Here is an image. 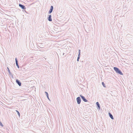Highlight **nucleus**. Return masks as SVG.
Listing matches in <instances>:
<instances>
[{
    "instance_id": "nucleus-13",
    "label": "nucleus",
    "mask_w": 133,
    "mask_h": 133,
    "mask_svg": "<svg viewBox=\"0 0 133 133\" xmlns=\"http://www.w3.org/2000/svg\"><path fill=\"white\" fill-rule=\"evenodd\" d=\"M80 54H81V50H79L78 54V56L80 57Z\"/></svg>"
},
{
    "instance_id": "nucleus-10",
    "label": "nucleus",
    "mask_w": 133,
    "mask_h": 133,
    "mask_svg": "<svg viewBox=\"0 0 133 133\" xmlns=\"http://www.w3.org/2000/svg\"><path fill=\"white\" fill-rule=\"evenodd\" d=\"M109 115L110 117L112 119H114V117L110 113H109Z\"/></svg>"
},
{
    "instance_id": "nucleus-6",
    "label": "nucleus",
    "mask_w": 133,
    "mask_h": 133,
    "mask_svg": "<svg viewBox=\"0 0 133 133\" xmlns=\"http://www.w3.org/2000/svg\"><path fill=\"white\" fill-rule=\"evenodd\" d=\"M16 82L18 84V85L19 86H20L21 85V83L20 82V81L18 79H17L16 80Z\"/></svg>"
},
{
    "instance_id": "nucleus-9",
    "label": "nucleus",
    "mask_w": 133,
    "mask_h": 133,
    "mask_svg": "<svg viewBox=\"0 0 133 133\" xmlns=\"http://www.w3.org/2000/svg\"><path fill=\"white\" fill-rule=\"evenodd\" d=\"M15 61H16V65L17 66L18 68H19V65L18 64V61L17 59V58H15Z\"/></svg>"
},
{
    "instance_id": "nucleus-8",
    "label": "nucleus",
    "mask_w": 133,
    "mask_h": 133,
    "mask_svg": "<svg viewBox=\"0 0 133 133\" xmlns=\"http://www.w3.org/2000/svg\"><path fill=\"white\" fill-rule=\"evenodd\" d=\"M48 20L49 21H52L51 15H48Z\"/></svg>"
},
{
    "instance_id": "nucleus-4",
    "label": "nucleus",
    "mask_w": 133,
    "mask_h": 133,
    "mask_svg": "<svg viewBox=\"0 0 133 133\" xmlns=\"http://www.w3.org/2000/svg\"><path fill=\"white\" fill-rule=\"evenodd\" d=\"M80 96L84 102H88V101L85 98L84 96H82V95H80Z\"/></svg>"
},
{
    "instance_id": "nucleus-19",
    "label": "nucleus",
    "mask_w": 133,
    "mask_h": 133,
    "mask_svg": "<svg viewBox=\"0 0 133 133\" xmlns=\"http://www.w3.org/2000/svg\"><path fill=\"white\" fill-rule=\"evenodd\" d=\"M79 59H77V61L78 62L79 61Z\"/></svg>"
},
{
    "instance_id": "nucleus-11",
    "label": "nucleus",
    "mask_w": 133,
    "mask_h": 133,
    "mask_svg": "<svg viewBox=\"0 0 133 133\" xmlns=\"http://www.w3.org/2000/svg\"><path fill=\"white\" fill-rule=\"evenodd\" d=\"M45 93L48 99L50 101V98H49V95L48 93L46 92V91H45Z\"/></svg>"
},
{
    "instance_id": "nucleus-3",
    "label": "nucleus",
    "mask_w": 133,
    "mask_h": 133,
    "mask_svg": "<svg viewBox=\"0 0 133 133\" xmlns=\"http://www.w3.org/2000/svg\"><path fill=\"white\" fill-rule=\"evenodd\" d=\"M76 100L77 103L78 104H79L81 103V99L80 97H77L76 98Z\"/></svg>"
},
{
    "instance_id": "nucleus-15",
    "label": "nucleus",
    "mask_w": 133,
    "mask_h": 133,
    "mask_svg": "<svg viewBox=\"0 0 133 133\" xmlns=\"http://www.w3.org/2000/svg\"><path fill=\"white\" fill-rule=\"evenodd\" d=\"M102 85L104 87H106V86L105 85V84H104V82H102Z\"/></svg>"
},
{
    "instance_id": "nucleus-18",
    "label": "nucleus",
    "mask_w": 133,
    "mask_h": 133,
    "mask_svg": "<svg viewBox=\"0 0 133 133\" xmlns=\"http://www.w3.org/2000/svg\"><path fill=\"white\" fill-rule=\"evenodd\" d=\"M9 74L10 75H11V73L10 72V73H9Z\"/></svg>"
},
{
    "instance_id": "nucleus-2",
    "label": "nucleus",
    "mask_w": 133,
    "mask_h": 133,
    "mask_svg": "<svg viewBox=\"0 0 133 133\" xmlns=\"http://www.w3.org/2000/svg\"><path fill=\"white\" fill-rule=\"evenodd\" d=\"M37 46L38 47L41 48H44L45 46L44 43H39L38 44Z\"/></svg>"
},
{
    "instance_id": "nucleus-14",
    "label": "nucleus",
    "mask_w": 133,
    "mask_h": 133,
    "mask_svg": "<svg viewBox=\"0 0 133 133\" xmlns=\"http://www.w3.org/2000/svg\"><path fill=\"white\" fill-rule=\"evenodd\" d=\"M16 111L17 112L18 116H20V113L17 110H16Z\"/></svg>"
},
{
    "instance_id": "nucleus-5",
    "label": "nucleus",
    "mask_w": 133,
    "mask_h": 133,
    "mask_svg": "<svg viewBox=\"0 0 133 133\" xmlns=\"http://www.w3.org/2000/svg\"><path fill=\"white\" fill-rule=\"evenodd\" d=\"M54 9L53 6H51L50 7V9L48 13L50 14L52 12Z\"/></svg>"
},
{
    "instance_id": "nucleus-1",
    "label": "nucleus",
    "mask_w": 133,
    "mask_h": 133,
    "mask_svg": "<svg viewBox=\"0 0 133 133\" xmlns=\"http://www.w3.org/2000/svg\"><path fill=\"white\" fill-rule=\"evenodd\" d=\"M114 69L116 72L120 75H123V74L121 70H119L118 68L116 67H114Z\"/></svg>"
},
{
    "instance_id": "nucleus-16",
    "label": "nucleus",
    "mask_w": 133,
    "mask_h": 133,
    "mask_svg": "<svg viewBox=\"0 0 133 133\" xmlns=\"http://www.w3.org/2000/svg\"><path fill=\"white\" fill-rule=\"evenodd\" d=\"M7 69H8V70L9 73H10V70L8 67H7Z\"/></svg>"
},
{
    "instance_id": "nucleus-12",
    "label": "nucleus",
    "mask_w": 133,
    "mask_h": 133,
    "mask_svg": "<svg viewBox=\"0 0 133 133\" xmlns=\"http://www.w3.org/2000/svg\"><path fill=\"white\" fill-rule=\"evenodd\" d=\"M96 104L98 108L99 109L100 108V106L99 103L98 102H97L96 103Z\"/></svg>"
},
{
    "instance_id": "nucleus-7",
    "label": "nucleus",
    "mask_w": 133,
    "mask_h": 133,
    "mask_svg": "<svg viewBox=\"0 0 133 133\" xmlns=\"http://www.w3.org/2000/svg\"><path fill=\"white\" fill-rule=\"evenodd\" d=\"M19 6L23 9H26V8L24 5L20 4H19Z\"/></svg>"
},
{
    "instance_id": "nucleus-17",
    "label": "nucleus",
    "mask_w": 133,
    "mask_h": 133,
    "mask_svg": "<svg viewBox=\"0 0 133 133\" xmlns=\"http://www.w3.org/2000/svg\"><path fill=\"white\" fill-rule=\"evenodd\" d=\"M80 57L78 56L77 59H80Z\"/></svg>"
}]
</instances>
